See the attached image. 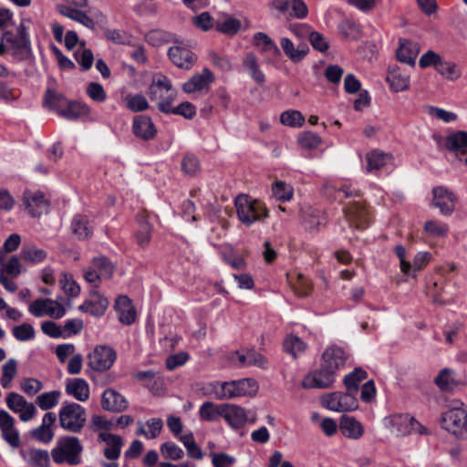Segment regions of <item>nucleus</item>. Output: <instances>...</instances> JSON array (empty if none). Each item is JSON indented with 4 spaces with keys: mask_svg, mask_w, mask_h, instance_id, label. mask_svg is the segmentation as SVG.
<instances>
[{
    "mask_svg": "<svg viewBox=\"0 0 467 467\" xmlns=\"http://www.w3.org/2000/svg\"><path fill=\"white\" fill-rule=\"evenodd\" d=\"M28 19H22L15 34L11 30H5L0 37V56L8 53L14 61L23 62L32 57V48L29 34L27 32Z\"/></svg>",
    "mask_w": 467,
    "mask_h": 467,
    "instance_id": "nucleus-1",
    "label": "nucleus"
},
{
    "mask_svg": "<svg viewBox=\"0 0 467 467\" xmlns=\"http://www.w3.org/2000/svg\"><path fill=\"white\" fill-rule=\"evenodd\" d=\"M83 450V445L78 437L66 435L57 440L56 446L51 451V456L57 464L67 463L76 466L82 462Z\"/></svg>",
    "mask_w": 467,
    "mask_h": 467,
    "instance_id": "nucleus-2",
    "label": "nucleus"
},
{
    "mask_svg": "<svg viewBox=\"0 0 467 467\" xmlns=\"http://www.w3.org/2000/svg\"><path fill=\"white\" fill-rule=\"evenodd\" d=\"M238 219L246 226L262 222L269 216L265 204L246 194H239L234 200Z\"/></svg>",
    "mask_w": 467,
    "mask_h": 467,
    "instance_id": "nucleus-3",
    "label": "nucleus"
},
{
    "mask_svg": "<svg viewBox=\"0 0 467 467\" xmlns=\"http://www.w3.org/2000/svg\"><path fill=\"white\" fill-rule=\"evenodd\" d=\"M58 420L64 431L79 433L87 421L86 410L78 403H65L58 411Z\"/></svg>",
    "mask_w": 467,
    "mask_h": 467,
    "instance_id": "nucleus-4",
    "label": "nucleus"
},
{
    "mask_svg": "<svg viewBox=\"0 0 467 467\" xmlns=\"http://www.w3.org/2000/svg\"><path fill=\"white\" fill-rule=\"evenodd\" d=\"M441 426L455 435L467 427V410L462 401H452L451 407L443 412Z\"/></svg>",
    "mask_w": 467,
    "mask_h": 467,
    "instance_id": "nucleus-5",
    "label": "nucleus"
},
{
    "mask_svg": "<svg viewBox=\"0 0 467 467\" xmlns=\"http://www.w3.org/2000/svg\"><path fill=\"white\" fill-rule=\"evenodd\" d=\"M117 359L116 351L109 346L98 345L87 356V366L93 372H105L110 369Z\"/></svg>",
    "mask_w": 467,
    "mask_h": 467,
    "instance_id": "nucleus-6",
    "label": "nucleus"
},
{
    "mask_svg": "<svg viewBox=\"0 0 467 467\" xmlns=\"http://www.w3.org/2000/svg\"><path fill=\"white\" fill-rule=\"evenodd\" d=\"M114 271L113 263L108 257L100 255L92 259L89 267L84 271V278L88 283L98 287L103 279H110Z\"/></svg>",
    "mask_w": 467,
    "mask_h": 467,
    "instance_id": "nucleus-7",
    "label": "nucleus"
},
{
    "mask_svg": "<svg viewBox=\"0 0 467 467\" xmlns=\"http://www.w3.org/2000/svg\"><path fill=\"white\" fill-rule=\"evenodd\" d=\"M148 96L151 101H158L157 108L160 110V105L169 100L170 97L172 98V102H174L177 91L172 88L171 81L168 77L156 74L149 87Z\"/></svg>",
    "mask_w": 467,
    "mask_h": 467,
    "instance_id": "nucleus-8",
    "label": "nucleus"
},
{
    "mask_svg": "<svg viewBox=\"0 0 467 467\" xmlns=\"http://www.w3.org/2000/svg\"><path fill=\"white\" fill-rule=\"evenodd\" d=\"M68 4L57 5V11L63 16L78 22L87 28L95 29L96 23L80 8L88 6V0H67Z\"/></svg>",
    "mask_w": 467,
    "mask_h": 467,
    "instance_id": "nucleus-9",
    "label": "nucleus"
},
{
    "mask_svg": "<svg viewBox=\"0 0 467 467\" xmlns=\"http://www.w3.org/2000/svg\"><path fill=\"white\" fill-rule=\"evenodd\" d=\"M324 407L334 411H352L358 409L356 394L346 389L345 393L335 391L326 394L322 399Z\"/></svg>",
    "mask_w": 467,
    "mask_h": 467,
    "instance_id": "nucleus-10",
    "label": "nucleus"
},
{
    "mask_svg": "<svg viewBox=\"0 0 467 467\" xmlns=\"http://www.w3.org/2000/svg\"><path fill=\"white\" fill-rule=\"evenodd\" d=\"M223 419L232 429L240 430L245 426L247 421L254 423L256 414L254 411L246 410L239 405L224 403Z\"/></svg>",
    "mask_w": 467,
    "mask_h": 467,
    "instance_id": "nucleus-11",
    "label": "nucleus"
},
{
    "mask_svg": "<svg viewBox=\"0 0 467 467\" xmlns=\"http://www.w3.org/2000/svg\"><path fill=\"white\" fill-rule=\"evenodd\" d=\"M343 213L350 226L358 230L366 229L371 223L370 211L365 202H349Z\"/></svg>",
    "mask_w": 467,
    "mask_h": 467,
    "instance_id": "nucleus-12",
    "label": "nucleus"
},
{
    "mask_svg": "<svg viewBox=\"0 0 467 467\" xmlns=\"http://www.w3.org/2000/svg\"><path fill=\"white\" fill-rule=\"evenodd\" d=\"M337 374L320 363V368L309 372L302 380L304 389H329L335 383Z\"/></svg>",
    "mask_w": 467,
    "mask_h": 467,
    "instance_id": "nucleus-13",
    "label": "nucleus"
},
{
    "mask_svg": "<svg viewBox=\"0 0 467 467\" xmlns=\"http://www.w3.org/2000/svg\"><path fill=\"white\" fill-rule=\"evenodd\" d=\"M348 359V354L342 347L331 345L322 353L320 363L338 375L346 368Z\"/></svg>",
    "mask_w": 467,
    "mask_h": 467,
    "instance_id": "nucleus-14",
    "label": "nucleus"
},
{
    "mask_svg": "<svg viewBox=\"0 0 467 467\" xmlns=\"http://www.w3.org/2000/svg\"><path fill=\"white\" fill-rule=\"evenodd\" d=\"M392 428L398 436H406L412 432L429 434L428 429L408 414L393 415L390 419Z\"/></svg>",
    "mask_w": 467,
    "mask_h": 467,
    "instance_id": "nucleus-15",
    "label": "nucleus"
},
{
    "mask_svg": "<svg viewBox=\"0 0 467 467\" xmlns=\"http://www.w3.org/2000/svg\"><path fill=\"white\" fill-rule=\"evenodd\" d=\"M432 205L440 210L443 215H451L456 205L455 194L445 186H437L432 189Z\"/></svg>",
    "mask_w": 467,
    "mask_h": 467,
    "instance_id": "nucleus-16",
    "label": "nucleus"
},
{
    "mask_svg": "<svg viewBox=\"0 0 467 467\" xmlns=\"http://www.w3.org/2000/svg\"><path fill=\"white\" fill-rule=\"evenodd\" d=\"M226 400L238 397L253 396L257 392L258 385L253 379L225 381Z\"/></svg>",
    "mask_w": 467,
    "mask_h": 467,
    "instance_id": "nucleus-17",
    "label": "nucleus"
},
{
    "mask_svg": "<svg viewBox=\"0 0 467 467\" xmlns=\"http://www.w3.org/2000/svg\"><path fill=\"white\" fill-rule=\"evenodd\" d=\"M97 288L94 286L89 293V297L79 306L78 309L93 317H99L105 314L109 302Z\"/></svg>",
    "mask_w": 467,
    "mask_h": 467,
    "instance_id": "nucleus-18",
    "label": "nucleus"
},
{
    "mask_svg": "<svg viewBox=\"0 0 467 467\" xmlns=\"http://www.w3.org/2000/svg\"><path fill=\"white\" fill-rule=\"evenodd\" d=\"M98 441L106 443V447L103 450V456L107 460L117 461L120 457L124 441L119 435L109 432H99Z\"/></svg>",
    "mask_w": 467,
    "mask_h": 467,
    "instance_id": "nucleus-19",
    "label": "nucleus"
},
{
    "mask_svg": "<svg viewBox=\"0 0 467 467\" xmlns=\"http://www.w3.org/2000/svg\"><path fill=\"white\" fill-rule=\"evenodd\" d=\"M0 430L3 439L13 448L21 444L18 431L15 428L14 418L5 410H0Z\"/></svg>",
    "mask_w": 467,
    "mask_h": 467,
    "instance_id": "nucleus-20",
    "label": "nucleus"
},
{
    "mask_svg": "<svg viewBox=\"0 0 467 467\" xmlns=\"http://www.w3.org/2000/svg\"><path fill=\"white\" fill-rule=\"evenodd\" d=\"M101 407L110 412H122L129 407V402L123 395L114 389H107L101 396Z\"/></svg>",
    "mask_w": 467,
    "mask_h": 467,
    "instance_id": "nucleus-21",
    "label": "nucleus"
},
{
    "mask_svg": "<svg viewBox=\"0 0 467 467\" xmlns=\"http://www.w3.org/2000/svg\"><path fill=\"white\" fill-rule=\"evenodd\" d=\"M57 420V416L54 412H47L42 419V424L37 428L30 431V436L43 443H49L54 438L53 425Z\"/></svg>",
    "mask_w": 467,
    "mask_h": 467,
    "instance_id": "nucleus-22",
    "label": "nucleus"
},
{
    "mask_svg": "<svg viewBox=\"0 0 467 467\" xmlns=\"http://www.w3.org/2000/svg\"><path fill=\"white\" fill-rule=\"evenodd\" d=\"M24 204L28 213L32 217H39L47 213L49 207L48 201L45 198L43 192H26L24 195Z\"/></svg>",
    "mask_w": 467,
    "mask_h": 467,
    "instance_id": "nucleus-23",
    "label": "nucleus"
},
{
    "mask_svg": "<svg viewBox=\"0 0 467 467\" xmlns=\"http://www.w3.org/2000/svg\"><path fill=\"white\" fill-rule=\"evenodd\" d=\"M168 56L175 66L187 70L193 67L197 59V57L190 49L181 46L171 47Z\"/></svg>",
    "mask_w": 467,
    "mask_h": 467,
    "instance_id": "nucleus-24",
    "label": "nucleus"
},
{
    "mask_svg": "<svg viewBox=\"0 0 467 467\" xmlns=\"http://www.w3.org/2000/svg\"><path fill=\"white\" fill-rule=\"evenodd\" d=\"M134 135L142 140H153L157 134V129L150 117L145 115L136 116L132 122Z\"/></svg>",
    "mask_w": 467,
    "mask_h": 467,
    "instance_id": "nucleus-25",
    "label": "nucleus"
},
{
    "mask_svg": "<svg viewBox=\"0 0 467 467\" xmlns=\"http://www.w3.org/2000/svg\"><path fill=\"white\" fill-rule=\"evenodd\" d=\"M114 308L119 314V321L130 326L136 319V309L131 299L127 296H119L115 301Z\"/></svg>",
    "mask_w": 467,
    "mask_h": 467,
    "instance_id": "nucleus-26",
    "label": "nucleus"
},
{
    "mask_svg": "<svg viewBox=\"0 0 467 467\" xmlns=\"http://www.w3.org/2000/svg\"><path fill=\"white\" fill-rule=\"evenodd\" d=\"M173 103L172 98L170 97L169 100L160 105V111L164 114L179 115L187 119H192L196 116V108L192 103L183 101L176 107Z\"/></svg>",
    "mask_w": 467,
    "mask_h": 467,
    "instance_id": "nucleus-27",
    "label": "nucleus"
},
{
    "mask_svg": "<svg viewBox=\"0 0 467 467\" xmlns=\"http://www.w3.org/2000/svg\"><path fill=\"white\" fill-rule=\"evenodd\" d=\"M399 44V47L396 51L397 59L410 66H414L416 57L420 52L418 43L410 39L401 38Z\"/></svg>",
    "mask_w": 467,
    "mask_h": 467,
    "instance_id": "nucleus-28",
    "label": "nucleus"
},
{
    "mask_svg": "<svg viewBox=\"0 0 467 467\" xmlns=\"http://www.w3.org/2000/svg\"><path fill=\"white\" fill-rule=\"evenodd\" d=\"M213 81L214 77L213 72L208 68H204L202 73L193 75L188 81H186L182 85V90L188 94L201 91Z\"/></svg>",
    "mask_w": 467,
    "mask_h": 467,
    "instance_id": "nucleus-29",
    "label": "nucleus"
},
{
    "mask_svg": "<svg viewBox=\"0 0 467 467\" xmlns=\"http://www.w3.org/2000/svg\"><path fill=\"white\" fill-rule=\"evenodd\" d=\"M66 393L78 401H86L89 398V386L82 378L67 379L65 386Z\"/></svg>",
    "mask_w": 467,
    "mask_h": 467,
    "instance_id": "nucleus-30",
    "label": "nucleus"
},
{
    "mask_svg": "<svg viewBox=\"0 0 467 467\" xmlns=\"http://www.w3.org/2000/svg\"><path fill=\"white\" fill-rule=\"evenodd\" d=\"M339 429L343 436L348 439L358 440L362 437L364 429L362 424L354 417L342 415L339 421Z\"/></svg>",
    "mask_w": 467,
    "mask_h": 467,
    "instance_id": "nucleus-31",
    "label": "nucleus"
},
{
    "mask_svg": "<svg viewBox=\"0 0 467 467\" xmlns=\"http://www.w3.org/2000/svg\"><path fill=\"white\" fill-rule=\"evenodd\" d=\"M136 220L139 223V229L135 234L136 241L144 248L150 243L152 225L148 222V214L144 211L137 214Z\"/></svg>",
    "mask_w": 467,
    "mask_h": 467,
    "instance_id": "nucleus-32",
    "label": "nucleus"
},
{
    "mask_svg": "<svg viewBox=\"0 0 467 467\" xmlns=\"http://www.w3.org/2000/svg\"><path fill=\"white\" fill-rule=\"evenodd\" d=\"M280 45L285 56L294 63L302 61L309 51L306 44L302 43L295 47L294 43L287 37L281 38Z\"/></svg>",
    "mask_w": 467,
    "mask_h": 467,
    "instance_id": "nucleus-33",
    "label": "nucleus"
},
{
    "mask_svg": "<svg viewBox=\"0 0 467 467\" xmlns=\"http://www.w3.org/2000/svg\"><path fill=\"white\" fill-rule=\"evenodd\" d=\"M387 81L395 92L403 91L410 87V75L405 69L393 68L389 71Z\"/></svg>",
    "mask_w": 467,
    "mask_h": 467,
    "instance_id": "nucleus-34",
    "label": "nucleus"
},
{
    "mask_svg": "<svg viewBox=\"0 0 467 467\" xmlns=\"http://www.w3.org/2000/svg\"><path fill=\"white\" fill-rule=\"evenodd\" d=\"M224 403L216 404L213 401H204L199 409V417L202 420L216 422L223 419Z\"/></svg>",
    "mask_w": 467,
    "mask_h": 467,
    "instance_id": "nucleus-35",
    "label": "nucleus"
},
{
    "mask_svg": "<svg viewBox=\"0 0 467 467\" xmlns=\"http://www.w3.org/2000/svg\"><path fill=\"white\" fill-rule=\"evenodd\" d=\"M23 459L32 467H48L49 453L46 450L31 448L21 452Z\"/></svg>",
    "mask_w": 467,
    "mask_h": 467,
    "instance_id": "nucleus-36",
    "label": "nucleus"
},
{
    "mask_svg": "<svg viewBox=\"0 0 467 467\" xmlns=\"http://www.w3.org/2000/svg\"><path fill=\"white\" fill-rule=\"evenodd\" d=\"M244 69L258 84L263 85L265 82V77L260 69L256 56L250 52L243 59Z\"/></svg>",
    "mask_w": 467,
    "mask_h": 467,
    "instance_id": "nucleus-37",
    "label": "nucleus"
},
{
    "mask_svg": "<svg viewBox=\"0 0 467 467\" xmlns=\"http://www.w3.org/2000/svg\"><path fill=\"white\" fill-rule=\"evenodd\" d=\"M71 230L79 240L88 239L93 234L92 228L89 226L88 218L82 214L74 216L71 222Z\"/></svg>",
    "mask_w": 467,
    "mask_h": 467,
    "instance_id": "nucleus-38",
    "label": "nucleus"
},
{
    "mask_svg": "<svg viewBox=\"0 0 467 467\" xmlns=\"http://www.w3.org/2000/svg\"><path fill=\"white\" fill-rule=\"evenodd\" d=\"M446 148L462 155L467 150V131H456L446 138Z\"/></svg>",
    "mask_w": 467,
    "mask_h": 467,
    "instance_id": "nucleus-39",
    "label": "nucleus"
},
{
    "mask_svg": "<svg viewBox=\"0 0 467 467\" xmlns=\"http://www.w3.org/2000/svg\"><path fill=\"white\" fill-rule=\"evenodd\" d=\"M89 113V108L87 104L78 101H67L64 109L61 111V117L67 119H77L87 116Z\"/></svg>",
    "mask_w": 467,
    "mask_h": 467,
    "instance_id": "nucleus-40",
    "label": "nucleus"
},
{
    "mask_svg": "<svg viewBox=\"0 0 467 467\" xmlns=\"http://www.w3.org/2000/svg\"><path fill=\"white\" fill-rule=\"evenodd\" d=\"M47 256L46 250L37 248L34 244H25L20 252V257L29 264L42 263Z\"/></svg>",
    "mask_w": 467,
    "mask_h": 467,
    "instance_id": "nucleus-41",
    "label": "nucleus"
},
{
    "mask_svg": "<svg viewBox=\"0 0 467 467\" xmlns=\"http://www.w3.org/2000/svg\"><path fill=\"white\" fill-rule=\"evenodd\" d=\"M307 348V345L297 336L289 335L283 343L284 351L291 355L294 358L302 355Z\"/></svg>",
    "mask_w": 467,
    "mask_h": 467,
    "instance_id": "nucleus-42",
    "label": "nucleus"
},
{
    "mask_svg": "<svg viewBox=\"0 0 467 467\" xmlns=\"http://www.w3.org/2000/svg\"><path fill=\"white\" fill-rule=\"evenodd\" d=\"M367 371L360 368H356L352 372L344 377L343 382L346 389L357 395L360 382L367 379Z\"/></svg>",
    "mask_w": 467,
    "mask_h": 467,
    "instance_id": "nucleus-43",
    "label": "nucleus"
},
{
    "mask_svg": "<svg viewBox=\"0 0 467 467\" xmlns=\"http://www.w3.org/2000/svg\"><path fill=\"white\" fill-rule=\"evenodd\" d=\"M253 45L264 52H272L276 56L281 55V51L277 45L264 32H257L254 35Z\"/></svg>",
    "mask_w": 467,
    "mask_h": 467,
    "instance_id": "nucleus-44",
    "label": "nucleus"
},
{
    "mask_svg": "<svg viewBox=\"0 0 467 467\" xmlns=\"http://www.w3.org/2000/svg\"><path fill=\"white\" fill-rule=\"evenodd\" d=\"M67 99L55 90L47 88L44 97V103L48 107L49 109L55 110L59 116L61 111L64 109Z\"/></svg>",
    "mask_w": 467,
    "mask_h": 467,
    "instance_id": "nucleus-45",
    "label": "nucleus"
},
{
    "mask_svg": "<svg viewBox=\"0 0 467 467\" xmlns=\"http://www.w3.org/2000/svg\"><path fill=\"white\" fill-rule=\"evenodd\" d=\"M367 170L368 171H378L385 166L391 159L389 154L374 150L367 154Z\"/></svg>",
    "mask_w": 467,
    "mask_h": 467,
    "instance_id": "nucleus-46",
    "label": "nucleus"
},
{
    "mask_svg": "<svg viewBox=\"0 0 467 467\" xmlns=\"http://www.w3.org/2000/svg\"><path fill=\"white\" fill-rule=\"evenodd\" d=\"M214 28L223 35L233 36L242 28V22L237 18L229 16L222 22L216 21Z\"/></svg>",
    "mask_w": 467,
    "mask_h": 467,
    "instance_id": "nucleus-47",
    "label": "nucleus"
},
{
    "mask_svg": "<svg viewBox=\"0 0 467 467\" xmlns=\"http://www.w3.org/2000/svg\"><path fill=\"white\" fill-rule=\"evenodd\" d=\"M60 391L59 390H52L49 392H44L37 396L36 400V404L42 410H48L54 407H56L58 404L59 398H60Z\"/></svg>",
    "mask_w": 467,
    "mask_h": 467,
    "instance_id": "nucleus-48",
    "label": "nucleus"
},
{
    "mask_svg": "<svg viewBox=\"0 0 467 467\" xmlns=\"http://www.w3.org/2000/svg\"><path fill=\"white\" fill-rule=\"evenodd\" d=\"M339 33L347 39L358 40L361 36L359 26L350 20L345 19L338 25Z\"/></svg>",
    "mask_w": 467,
    "mask_h": 467,
    "instance_id": "nucleus-49",
    "label": "nucleus"
},
{
    "mask_svg": "<svg viewBox=\"0 0 467 467\" xmlns=\"http://www.w3.org/2000/svg\"><path fill=\"white\" fill-rule=\"evenodd\" d=\"M436 70L446 79L451 81L457 80L462 76V72L457 68L455 63L446 61L441 58L437 66Z\"/></svg>",
    "mask_w": 467,
    "mask_h": 467,
    "instance_id": "nucleus-50",
    "label": "nucleus"
},
{
    "mask_svg": "<svg viewBox=\"0 0 467 467\" xmlns=\"http://www.w3.org/2000/svg\"><path fill=\"white\" fill-rule=\"evenodd\" d=\"M126 107L132 112H140L150 108L146 98L141 94H128L125 97Z\"/></svg>",
    "mask_w": 467,
    "mask_h": 467,
    "instance_id": "nucleus-51",
    "label": "nucleus"
},
{
    "mask_svg": "<svg viewBox=\"0 0 467 467\" xmlns=\"http://www.w3.org/2000/svg\"><path fill=\"white\" fill-rule=\"evenodd\" d=\"M17 372V362L14 358L8 359L2 367V378L0 383L4 389L10 387Z\"/></svg>",
    "mask_w": 467,
    "mask_h": 467,
    "instance_id": "nucleus-52",
    "label": "nucleus"
},
{
    "mask_svg": "<svg viewBox=\"0 0 467 467\" xmlns=\"http://www.w3.org/2000/svg\"><path fill=\"white\" fill-rule=\"evenodd\" d=\"M273 196L279 201H289L293 197V187L284 182L277 181L272 185Z\"/></svg>",
    "mask_w": 467,
    "mask_h": 467,
    "instance_id": "nucleus-53",
    "label": "nucleus"
},
{
    "mask_svg": "<svg viewBox=\"0 0 467 467\" xmlns=\"http://www.w3.org/2000/svg\"><path fill=\"white\" fill-rule=\"evenodd\" d=\"M283 125L289 127H302L305 123V117L298 110H286L280 116Z\"/></svg>",
    "mask_w": 467,
    "mask_h": 467,
    "instance_id": "nucleus-54",
    "label": "nucleus"
},
{
    "mask_svg": "<svg viewBox=\"0 0 467 467\" xmlns=\"http://www.w3.org/2000/svg\"><path fill=\"white\" fill-rule=\"evenodd\" d=\"M298 143L304 149L314 150L321 145L322 139L314 132L305 131L298 136Z\"/></svg>",
    "mask_w": 467,
    "mask_h": 467,
    "instance_id": "nucleus-55",
    "label": "nucleus"
},
{
    "mask_svg": "<svg viewBox=\"0 0 467 467\" xmlns=\"http://www.w3.org/2000/svg\"><path fill=\"white\" fill-rule=\"evenodd\" d=\"M12 332L13 336L18 341H27L35 337V329L29 323H23L22 325L15 327Z\"/></svg>",
    "mask_w": 467,
    "mask_h": 467,
    "instance_id": "nucleus-56",
    "label": "nucleus"
},
{
    "mask_svg": "<svg viewBox=\"0 0 467 467\" xmlns=\"http://www.w3.org/2000/svg\"><path fill=\"white\" fill-rule=\"evenodd\" d=\"M75 59L81 67L82 71L91 68L94 62V56L90 49L78 50L74 53Z\"/></svg>",
    "mask_w": 467,
    "mask_h": 467,
    "instance_id": "nucleus-57",
    "label": "nucleus"
},
{
    "mask_svg": "<svg viewBox=\"0 0 467 467\" xmlns=\"http://www.w3.org/2000/svg\"><path fill=\"white\" fill-rule=\"evenodd\" d=\"M161 452L163 457L171 460H180L183 457V451L174 442L167 441L161 444Z\"/></svg>",
    "mask_w": 467,
    "mask_h": 467,
    "instance_id": "nucleus-58",
    "label": "nucleus"
},
{
    "mask_svg": "<svg viewBox=\"0 0 467 467\" xmlns=\"http://www.w3.org/2000/svg\"><path fill=\"white\" fill-rule=\"evenodd\" d=\"M21 268L22 265L19 258L16 255H13L7 263L0 267V273L12 277H17L21 274Z\"/></svg>",
    "mask_w": 467,
    "mask_h": 467,
    "instance_id": "nucleus-59",
    "label": "nucleus"
},
{
    "mask_svg": "<svg viewBox=\"0 0 467 467\" xmlns=\"http://www.w3.org/2000/svg\"><path fill=\"white\" fill-rule=\"evenodd\" d=\"M83 327V321L81 319L74 318L67 320L62 327L63 338H67L80 333Z\"/></svg>",
    "mask_w": 467,
    "mask_h": 467,
    "instance_id": "nucleus-60",
    "label": "nucleus"
},
{
    "mask_svg": "<svg viewBox=\"0 0 467 467\" xmlns=\"http://www.w3.org/2000/svg\"><path fill=\"white\" fill-rule=\"evenodd\" d=\"M425 232L433 237L445 236L449 232L446 223H440L436 221H427L424 224Z\"/></svg>",
    "mask_w": 467,
    "mask_h": 467,
    "instance_id": "nucleus-61",
    "label": "nucleus"
},
{
    "mask_svg": "<svg viewBox=\"0 0 467 467\" xmlns=\"http://www.w3.org/2000/svg\"><path fill=\"white\" fill-rule=\"evenodd\" d=\"M87 95L96 102H104L107 99V94L101 84L97 82H90L87 87Z\"/></svg>",
    "mask_w": 467,
    "mask_h": 467,
    "instance_id": "nucleus-62",
    "label": "nucleus"
},
{
    "mask_svg": "<svg viewBox=\"0 0 467 467\" xmlns=\"http://www.w3.org/2000/svg\"><path fill=\"white\" fill-rule=\"evenodd\" d=\"M435 383L443 391L451 390L453 386L451 370L449 368L441 369L435 378Z\"/></svg>",
    "mask_w": 467,
    "mask_h": 467,
    "instance_id": "nucleus-63",
    "label": "nucleus"
},
{
    "mask_svg": "<svg viewBox=\"0 0 467 467\" xmlns=\"http://www.w3.org/2000/svg\"><path fill=\"white\" fill-rule=\"evenodd\" d=\"M211 456L213 467H232L235 462L234 457L224 452H214Z\"/></svg>",
    "mask_w": 467,
    "mask_h": 467,
    "instance_id": "nucleus-64",
    "label": "nucleus"
}]
</instances>
